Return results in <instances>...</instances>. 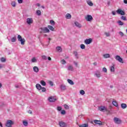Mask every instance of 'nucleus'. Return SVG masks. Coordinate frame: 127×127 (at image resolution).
<instances>
[{
  "label": "nucleus",
  "mask_w": 127,
  "mask_h": 127,
  "mask_svg": "<svg viewBox=\"0 0 127 127\" xmlns=\"http://www.w3.org/2000/svg\"><path fill=\"white\" fill-rule=\"evenodd\" d=\"M13 125H14V122L12 120H8L6 121L5 126L6 127H12Z\"/></svg>",
  "instance_id": "1"
},
{
  "label": "nucleus",
  "mask_w": 127,
  "mask_h": 127,
  "mask_svg": "<svg viewBox=\"0 0 127 127\" xmlns=\"http://www.w3.org/2000/svg\"><path fill=\"white\" fill-rule=\"evenodd\" d=\"M36 88H37V89L39 90H42V92H43V93L46 92V88L45 87H42V86H41V85L39 84H37L36 85Z\"/></svg>",
  "instance_id": "2"
},
{
  "label": "nucleus",
  "mask_w": 127,
  "mask_h": 127,
  "mask_svg": "<svg viewBox=\"0 0 127 127\" xmlns=\"http://www.w3.org/2000/svg\"><path fill=\"white\" fill-rule=\"evenodd\" d=\"M18 40L21 42V45H24V43H25V39L24 38H22L21 36L18 35Z\"/></svg>",
  "instance_id": "3"
},
{
  "label": "nucleus",
  "mask_w": 127,
  "mask_h": 127,
  "mask_svg": "<svg viewBox=\"0 0 127 127\" xmlns=\"http://www.w3.org/2000/svg\"><path fill=\"white\" fill-rule=\"evenodd\" d=\"M40 29H41V31L40 32V33H47L48 32H50V31L47 27L41 28Z\"/></svg>",
  "instance_id": "4"
},
{
  "label": "nucleus",
  "mask_w": 127,
  "mask_h": 127,
  "mask_svg": "<svg viewBox=\"0 0 127 127\" xmlns=\"http://www.w3.org/2000/svg\"><path fill=\"white\" fill-rule=\"evenodd\" d=\"M98 110L100 111V112H107L108 111V108L104 106H101L98 107Z\"/></svg>",
  "instance_id": "5"
},
{
  "label": "nucleus",
  "mask_w": 127,
  "mask_h": 127,
  "mask_svg": "<svg viewBox=\"0 0 127 127\" xmlns=\"http://www.w3.org/2000/svg\"><path fill=\"white\" fill-rule=\"evenodd\" d=\"M114 122L117 125L122 124V120L120 118H118L117 117L114 118Z\"/></svg>",
  "instance_id": "6"
},
{
  "label": "nucleus",
  "mask_w": 127,
  "mask_h": 127,
  "mask_svg": "<svg viewBox=\"0 0 127 127\" xmlns=\"http://www.w3.org/2000/svg\"><path fill=\"white\" fill-rule=\"evenodd\" d=\"M93 42V39L92 38L86 39L84 40V43L88 45L89 44H91Z\"/></svg>",
  "instance_id": "7"
},
{
  "label": "nucleus",
  "mask_w": 127,
  "mask_h": 127,
  "mask_svg": "<svg viewBox=\"0 0 127 127\" xmlns=\"http://www.w3.org/2000/svg\"><path fill=\"white\" fill-rule=\"evenodd\" d=\"M115 59L116 60H117V61H118V62H120V63H124V61L123 60V58H121V57H120V56H116L115 57Z\"/></svg>",
  "instance_id": "8"
},
{
  "label": "nucleus",
  "mask_w": 127,
  "mask_h": 127,
  "mask_svg": "<svg viewBox=\"0 0 127 127\" xmlns=\"http://www.w3.org/2000/svg\"><path fill=\"white\" fill-rule=\"evenodd\" d=\"M94 76L97 78H101L102 74H101V72L99 70H97L94 72Z\"/></svg>",
  "instance_id": "9"
},
{
  "label": "nucleus",
  "mask_w": 127,
  "mask_h": 127,
  "mask_svg": "<svg viewBox=\"0 0 127 127\" xmlns=\"http://www.w3.org/2000/svg\"><path fill=\"white\" fill-rule=\"evenodd\" d=\"M57 100V98H56V96H51L49 97L48 101L49 102H55Z\"/></svg>",
  "instance_id": "10"
},
{
  "label": "nucleus",
  "mask_w": 127,
  "mask_h": 127,
  "mask_svg": "<svg viewBox=\"0 0 127 127\" xmlns=\"http://www.w3.org/2000/svg\"><path fill=\"white\" fill-rule=\"evenodd\" d=\"M116 12L118 14H121V15H125L126 14V13H125V11L122 10L121 9H118L117 11Z\"/></svg>",
  "instance_id": "11"
},
{
  "label": "nucleus",
  "mask_w": 127,
  "mask_h": 127,
  "mask_svg": "<svg viewBox=\"0 0 127 127\" xmlns=\"http://www.w3.org/2000/svg\"><path fill=\"white\" fill-rule=\"evenodd\" d=\"M26 22L28 24L30 25V24H32V23H33V19L32 18H28L27 19Z\"/></svg>",
  "instance_id": "12"
},
{
  "label": "nucleus",
  "mask_w": 127,
  "mask_h": 127,
  "mask_svg": "<svg viewBox=\"0 0 127 127\" xmlns=\"http://www.w3.org/2000/svg\"><path fill=\"white\" fill-rule=\"evenodd\" d=\"M85 19L87 21H92V20H93V17H92V15H87L85 17Z\"/></svg>",
  "instance_id": "13"
},
{
  "label": "nucleus",
  "mask_w": 127,
  "mask_h": 127,
  "mask_svg": "<svg viewBox=\"0 0 127 127\" xmlns=\"http://www.w3.org/2000/svg\"><path fill=\"white\" fill-rule=\"evenodd\" d=\"M59 125H60V127H67V124H66L65 123H64L63 121H61V122H59Z\"/></svg>",
  "instance_id": "14"
},
{
  "label": "nucleus",
  "mask_w": 127,
  "mask_h": 127,
  "mask_svg": "<svg viewBox=\"0 0 127 127\" xmlns=\"http://www.w3.org/2000/svg\"><path fill=\"white\" fill-rule=\"evenodd\" d=\"M94 122L95 124H96V125H99V126H102V125H103V122H102L100 120H95L94 121Z\"/></svg>",
  "instance_id": "15"
},
{
  "label": "nucleus",
  "mask_w": 127,
  "mask_h": 127,
  "mask_svg": "<svg viewBox=\"0 0 127 127\" xmlns=\"http://www.w3.org/2000/svg\"><path fill=\"white\" fill-rule=\"evenodd\" d=\"M33 70L35 73H38L39 72V68L36 66L33 67Z\"/></svg>",
  "instance_id": "16"
},
{
  "label": "nucleus",
  "mask_w": 127,
  "mask_h": 127,
  "mask_svg": "<svg viewBox=\"0 0 127 127\" xmlns=\"http://www.w3.org/2000/svg\"><path fill=\"white\" fill-rule=\"evenodd\" d=\"M60 89L61 90H62V91H65V90H66V86L64 84H61L60 86Z\"/></svg>",
  "instance_id": "17"
},
{
  "label": "nucleus",
  "mask_w": 127,
  "mask_h": 127,
  "mask_svg": "<svg viewBox=\"0 0 127 127\" xmlns=\"http://www.w3.org/2000/svg\"><path fill=\"white\" fill-rule=\"evenodd\" d=\"M67 70L68 71H74V67L73 66V65L70 64L68 65V67H67Z\"/></svg>",
  "instance_id": "18"
},
{
  "label": "nucleus",
  "mask_w": 127,
  "mask_h": 127,
  "mask_svg": "<svg viewBox=\"0 0 127 127\" xmlns=\"http://www.w3.org/2000/svg\"><path fill=\"white\" fill-rule=\"evenodd\" d=\"M74 24L75 26H76V27H78V28H81V27H82V26L78 22H75Z\"/></svg>",
  "instance_id": "19"
},
{
  "label": "nucleus",
  "mask_w": 127,
  "mask_h": 127,
  "mask_svg": "<svg viewBox=\"0 0 127 127\" xmlns=\"http://www.w3.org/2000/svg\"><path fill=\"white\" fill-rule=\"evenodd\" d=\"M103 57L105 59L110 58V57H111V55L109 54H106L103 55Z\"/></svg>",
  "instance_id": "20"
},
{
  "label": "nucleus",
  "mask_w": 127,
  "mask_h": 127,
  "mask_svg": "<svg viewBox=\"0 0 127 127\" xmlns=\"http://www.w3.org/2000/svg\"><path fill=\"white\" fill-rule=\"evenodd\" d=\"M71 16L70 13H67L65 15V18H66V19H71Z\"/></svg>",
  "instance_id": "21"
},
{
  "label": "nucleus",
  "mask_w": 127,
  "mask_h": 127,
  "mask_svg": "<svg viewBox=\"0 0 127 127\" xmlns=\"http://www.w3.org/2000/svg\"><path fill=\"white\" fill-rule=\"evenodd\" d=\"M56 50L58 52H62V48H61V47H59V46L57 47H56Z\"/></svg>",
  "instance_id": "22"
},
{
  "label": "nucleus",
  "mask_w": 127,
  "mask_h": 127,
  "mask_svg": "<svg viewBox=\"0 0 127 127\" xmlns=\"http://www.w3.org/2000/svg\"><path fill=\"white\" fill-rule=\"evenodd\" d=\"M73 54L75 56V57L76 58V59H79V56H78V52L74 51L73 52Z\"/></svg>",
  "instance_id": "23"
},
{
  "label": "nucleus",
  "mask_w": 127,
  "mask_h": 127,
  "mask_svg": "<svg viewBox=\"0 0 127 127\" xmlns=\"http://www.w3.org/2000/svg\"><path fill=\"white\" fill-rule=\"evenodd\" d=\"M110 71L112 73L115 72V65H113L110 67Z\"/></svg>",
  "instance_id": "24"
},
{
  "label": "nucleus",
  "mask_w": 127,
  "mask_h": 127,
  "mask_svg": "<svg viewBox=\"0 0 127 127\" xmlns=\"http://www.w3.org/2000/svg\"><path fill=\"white\" fill-rule=\"evenodd\" d=\"M67 82L68 83V84H70V85H74V82L71 79H68Z\"/></svg>",
  "instance_id": "25"
},
{
  "label": "nucleus",
  "mask_w": 127,
  "mask_h": 127,
  "mask_svg": "<svg viewBox=\"0 0 127 127\" xmlns=\"http://www.w3.org/2000/svg\"><path fill=\"white\" fill-rule=\"evenodd\" d=\"M87 3L90 6H93V2H92V1L91 0H88L87 1Z\"/></svg>",
  "instance_id": "26"
},
{
  "label": "nucleus",
  "mask_w": 127,
  "mask_h": 127,
  "mask_svg": "<svg viewBox=\"0 0 127 127\" xmlns=\"http://www.w3.org/2000/svg\"><path fill=\"white\" fill-rule=\"evenodd\" d=\"M127 107V106L126 104L122 103L121 104V108H122V109H126Z\"/></svg>",
  "instance_id": "27"
},
{
  "label": "nucleus",
  "mask_w": 127,
  "mask_h": 127,
  "mask_svg": "<svg viewBox=\"0 0 127 127\" xmlns=\"http://www.w3.org/2000/svg\"><path fill=\"white\" fill-rule=\"evenodd\" d=\"M112 104L113 105V106H115V107H118V102H117V101H113L112 102Z\"/></svg>",
  "instance_id": "28"
},
{
  "label": "nucleus",
  "mask_w": 127,
  "mask_h": 127,
  "mask_svg": "<svg viewBox=\"0 0 127 127\" xmlns=\"http://www.w3.org/2000/svg\"><path fill=\"white\" fill-rule=\"evenodd\" d=\"M23 125L25 127H27L28 126V122H27V121H23Z\"/></svg>",
  "instance_id": "29"
},
{
  "label": "nucleus",
  "mask_w": 127,
  "mask_h": 127,
  "mask_svg": "<svg viewBox=\"0 0 127 127\" xmlns=\"http://www.w3.org/2000/svg\"><path fill=\"white\" fill-rule=\"evenodd\" d=\"M31 61L32 63H36V62H37V59H36V58H33Z\"/></svg>",
  "instance_id": "30"
},
{
  "label": "nucleus",
  "mask_w": 127,
  "mask_h": 127,
  "mask_svg": "<svg viewBox=\"0 0 127 127\" xmlns=\"http://www.w3.org/2000/svg\"><path fill=\"white\" fill-rule=\"evenodd\" d=\"M36 14H37V15L40 16V15H41V11L39 10H37L36 11Z\"/></svg>",
  "instance_id": "31"
},
{
  "label": "nucleus",
  "mask_w": 127,
  "mask_h": 127,
  "mask_svg": "<svg viewBox=\"0 0 127 127\" xmlns=\"http://www.w3.org/2000/svg\"><path fill=\"white\" fill-rule=\"evenodd\" d=\"M48 28H49V29L50 30H52V31H54V27H53V26H50V25L48 26Z\"/></svg>",
  "instance_id": "32"
},
{
  "label": "nucleus",
  "mask_w": 127,
  "mask_h": 127,
  "mask_svg": "<svg viewBox=\"0 0 127 127\" xmlns=\"http://www.w3.org/2000/svg\"><path fill=\"white\" fill-rule=\"evenodd\" d=\"M40 83L42 86H46V82L43 80H41Z\"/></svg>",
  "instance_id": "33"
},
{
  "label": "nucleus",
  "mask_w": 127,
  "mask_h": 127,
  "mask_svg": "<svg viewBox=\"0 0 127 127\" xmlns=\"http://www.w3.org/2000/svg\"><path fill=\"white\" fill-rule=\"evenodd\" d=\"M16 41V37H13L11 39V42H15Z\"/></svg>",
  "instance_id": "34"
},
{
  "label": "nucleus",
  "mask_w": 127,
  "mask_h": 127,
  "mask_svg": "<svg viewBox=\"0 0 127 127\" xmlns=\"http://www.w3.org/2000/svg\"><path fill=\"white\" fill-rule=\"evenodd\" d=\"M117 23H118L119 25H124V22H122L121 20H118Z\"/></svg>",
  "instance_id": "35"
},
{
  "label": "nucleus",
  "mask_w": 127,
  "mask_h": 127,
  "mask_svg": "<svg viewBox=\"0 0 127 127\" xmlns=\"http://www.w3.org/2000/svg\"><path fill=\"white\" fill-rule=\"evenodd\" d=\"M81 49H85L86 48V46L85 45L82 44L80 45Z\"/></svg>",
  "instance_id": "36"
},
{
  "label": "nucleus",
  "mask_w": 127,
  "mask_h": 127,
  "mask_svg": "<svg viewBox=\"0 0 127 127\" xmlns=\"http://www.w3.org/2000/svg\"><path fill=\"white\" fill-rule=\"evenodd\" d=\"M88 127V124H82L79 126V127Z\"/></svg>",
  "instance_id": "37"
},
{
  "label": "nucleus",
  "mask_w": 127,
  "mask_h": 127,
  "mask_svg": "<svg viewBox=\"0 0 127 127\" xmlns=\"http://www.w3.org/2000/svg\"><path fill=\"white\" fill-rule=\"evenodd\" d=\"M12 6H13L14 7L16 6V3L15 1H12L11 3Z\"/></svg>",
  "instance_id": "38"
},
{
  "label": "nucleus",
  "mask_w": 127,
  "mask_h": 127,
  "mask_svg": "<svg viewBox=\"0 0 127 127\" xmlns=\"http://www.w3.org/2000/svg\"><path fill=\"white\" fill-rule=\"evenodd\" d=\"M80 95H85V91H84L83 90H81L80 91Z\"/></svg>",
  "instance_id": "39"
},
{
  "label": "nucleus",
  "mask_w": 127,
  "mask_h": 127,
  "mask_svg": "<svg viewBox=\"0 0 127 127\" xmlns=\"http://www.w3.org/2000/svg\"><path fill=\"white\" fill-rule=\"evenodd\" d=\"M102 71H103V72H104V73H107V72H108V70L107 69V68H106V67H103L102 68Z\"/></svg>",
  "instance_id": "40"
},
{
  "label": "nucleus",
  "mask_w": 127,
  "mask_h": 127,
  "mask_svg": "<svg viewBox=\"0 0 127 127\" xmlns=\"http://www.w3.org/2000/svg\"><path fill=\"white\" fill-rule=\"evenodd\" d=\"M61 62L62 64H63V65L66 64V61H65V60H62L61 61Z\"/></svg>",
  "instance_id": "41"
},
{
  "label": "nucleus",
  "mask_w": 127,
  "mask_h": 127,
  "mask_svg": "<svg viewBox=\"0 0 127 127\" xmlns=\"http://www.w3.org/2000/svg\"><path fill=\"white\" fill-rule=\"evenodd\" d=\"M42 59L44 60H47V57H46L45 55H43L42 56Z\"/></svg>",
  "instance_id": "42"
},
{
  "label": "nucleus",
  "mask_w": 127,
  "mask_h": 127,
  "mask_svg": "<svg viewBox=\"0 0 127 127\" xmlns=\"http://www.w3.org/2000/svg\"><path fill=\"white\" fill-rule=\"evenodd\" d=\"M64 109H65V110H68L69 109V106L66 104H65L64 105Z\"/></svg>",
  "instance_id": "43"
},
{
  "label": "nucleus",
  "mask_w": 127,
  "mask_h": 127,
  "mask_svg": "<svg viewBox=\"0 0 127 127\" xmlns=\"http://www.w3.org/2000/svg\"><path fill=\"white\" fill-rule=\"evenodd\" d=\"M50 23L52 25H54L55 24V22L52 20L50 21Z\"/></svg>",
  "instance_id": "44"
},
{
  "label": "nucleus",
  "mask_w": 127,
  "mask_h": 127,
  "mask_svg": "<svg viewBox=\"0 0 127 127\" xmlns=\"http://www.w3.org/2000/svg\"><path fill=\"white\" fill-rule=\"evenodd\" d=\"M121 19H123V20H127V17L122 16L121 17Z\"/></svg>",
  "instance_id": "45"
},
{
  "label": "nucleus",
  "mask_w": 127,
  "mask_h": 127,
  "mask_svg": "<svg viewBox=\"0 0 127 127\" xmlns=\"http://www.w3.org/2000/svg\"><path fill=\"white\" fill-rule=\"evenodd\" d=\"M73 64H74L75 67H78V62L74 61Z\"/></svg>",
  "instance_id": "46"
},
{
  "label": "nucleus",
  "mask_w": 127,
  "mask_h": 127,
  "mask_svg": "<svg viewBox=\"0 0 127 127\" xmlns=\"http://www.w3.org/2000/svg\"><path fill=\"white\" fill-rule=\"evenodd\" d=\"M61 114L62 115H65V114H66V111H65V110H62Z\"/></svg>",
  "instance_id": "47"
},
{
  "label": "nucleus",
  "mask_w": 127,
  "mask_h": 127,
  "mask_svg": "<svg viewBox=\"0 0 127 127\" xmlns=\"http://www.w3.org/2000/svg\"><path fill=\"white\" fill-rule=\"evenodd\" d=\"M57 110H58V111H60L62 110V108L60 106H58L57 108Z\"/></svg>",
  "instance_id": "48"
},
{
  "label": "nucleus",
  "mask_w": 127,
  "mask_h": 127,
  "mask_svg": "<svg viewBox=\"0 0 127 127\" xmlns=\"http://www.w3.org/2000/svg\"><path fill=\"white\" fill-rule=\"evenodd\" d=\"M49 84L50 85V86H53V82L51 81H49Z\"/></svg>",
  "instance_id": "49"
},
{
  "label": "nucleus",
  "mask_w": 127,
  "mask_h": 127,
  "mask_svg": "<svg viewBox=\"0 0 127 127\" xmlns=\"http://www.w3.org/2000/svg\"><path fill=\"white\" fill-rule=\"evenodd\" d=\"M1 62H5V59H4V58H1Z\"/></svg>",
  "instance_id": "50"
},
{
  "label": "nucleus",
  "mask_w": 127,
  "mask_h": 127,
  "mask_svg": "<svg viewBox=\"0 0 127 127\" xmlns=\"http://www.w3.org/2000/svg\"><path fill=\"white\" fill-rule=\"evenodd\" d=\"M105 35H106V36H107V37H109V36H110V33L105 32Z\"/></svg>",
  "instance_id": "51"
},
{
  "label": "nucleus",
  "mask_w": 127,
  "mask_h": 127,
  "mask_svg": "<svg viewBox=\"0 0 127 127\" xmlns=\"http://www.w3.org/2000/svg\"><path fill=\"white\" fill-rule=\"evenodd\" d=\"M23 0H18V3H22Z\"/></svg>",
  "instance_id": "52"
},
{
  "label": "nucleus",
  "mask_w": 127,
  "mask_h": 127,
  "mask_svg": "<svg viewBox=\"0 0 127 127\" xmlns=\"http://www.w3.org/2000/svg\"><path fill=\"white\" fill-rule=\"evenodd\" d=\"M119 34L120 35H121V36H124V33L122 32H119Z\"/></svg>",
  "instance_id": "53"
},
{
  "label": "nucleus",
  "mask_w": 127,
  "mask_h": 127,
  "mask_svg": "<svg viewBox=\"0 0 127 127\" xmlns=\"http://www.w3.org/2000/svg\"><path fill=\"white\" fill-rule=\"evenodd\" d=\"M112 14H113V15H116V11H112Z\"/></svg>",
  "instance_id": "54"
},
{
  "label": "nucleus",
  "mask_w": 127,
  "mask_h": 127,
  "mask_svg": "<svg viewBox=\"0 0 127 127\" xmlns=\"http://www.w3.org/2000/svg\"><path fill=\"white\" fill-rule=\"evenodd\" d=\"M124 3L127 4V0H124Z\"/></svg>",
  "instance_id": "55"
},
{
  "label": "nucleus",
  "mask_w": 127,
  "mask_h": 127,
  "mask_svg": "<svg viewBox=\"0 0 127 127\" xmlns=\"http://www.w3.org/2000/svg\"><path fill=\"white\" fill-rule=\"evenodd\" d=\"M15 88H19L20 86L19 85H15Z\"/></svg>",
  "instance_id": "56"
},
{
  "label": "nucleus",
  "mask_w": 127,
  "mask_h": 127,
  "mask_svg": "<svg viewBox=\"0 0 127 127\" xmlns=\"http://www.w3.org/2000/svg\"><path fill=\"white\" fill-rule=\"evenodd\" d=\"M97 62H94V63H93V65H94V66H97Z\"/></svg>",
  "instance_id": "57"
},
{
  "label": "nucleus",
  "mask_w": 127,
  "mask_h": 127,
  "mask_svg": "<svg viewBox=\"0 0 127 127\" xmlns=\"http://www.w3.org/2000/svg\"><path fill=\"white\" fill-rule=\"evenodd\" d=\"M48 60H49V61H51V58L50 57H49L48 58Z\"/></svg>",
  "instance_id": "58"
},
{
  "label": "nucleus",
  "mask_w": 127,
  "mask_h": 127,
  "mask_svg": "<svg viewBox=\"0 0 127 127\" xmlns=\"http://www.w3.org/2000/svg\"><path fill=\"white\" fill-rule=\"evenodd\" d=\"M36 5H37V6H40V4L39 3H37L36 4Z\"/></svg>",
  "instance_id": "59"
},
{
  "label": "nucleus",
  "mask_w": 127,
  "mask_h": 127,
  "mask_svg": "<svg viewBox=\"0 0 127 127\" xmlns=\"http://www.w3.org/2000/svg\"><path fill=\"white\" fill-rule=\"evenodd\" d=\"M0 127H2V124H1V123H0Z\"/></svg>",
  "instance_id": "60"
},
{
  "label": "nucleus",
  "mask_w": 127,
  "mask_h": 127,
  "mask_svg": "<svg viewBox=\"0 0 127 127\" xmlns=\"http://www.w3.org/2000/svg\"><path fill=\"white\" fill-rule=\"evenodd\" d=\"M28 113H29V114H32V112H31V111H28Z\"/></svg>",
  "instance_id": "61"
},
{
  "label": "nucleus",
  "mask_w": 127,
  "mask_h": 127,
  "mask_svg": "<svg viewBox=\"0 0 127 127\" xmlns=\"http://www.w3.org/2000/svg\"><path fill=\"white\" fill-rule=\"evenodd\" d=\"M2 86V85L1 84V83H0V88H1Z\"/></svg>",
  "instance_id": "62"
},
{
  "label": "nucleus",
  "mask_w": 127,
  "mask_h": 127,
  "mask_svg": "<svg viewBox=\"0 0 127 127\" xmlns=\"http://www.w3.org/2000/svg\"><path fill=\"white\" fill-rule=\"evenodd\" d=\"M2 67V65L0 64V69Z\"/></svg>",
  "instance_id": "63"
},
{
  "label": "nucleus",
  "mask_w": 127,
  "mask_h": 127,
  "mask_svg": "<svg viewBox=\"0 0 127 127\" xmlns=\"http://www.w3.org/2000/svg\"><path fill=\"white\" fill-rule=\"evenodd\" d=\"M44 36H45V37L47 36V34H45V35H44Z\"/></svg>",
  "instance_id": "64"
}]
</instances>
